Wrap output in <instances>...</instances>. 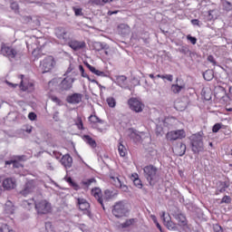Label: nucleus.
<instances>
[{
	"mask_svg": "<svg viewBox=\"0 0 232 232\" xmlns=\"http://www.w3.org/2000/svg\"><path fill=\"white\" fill-rule=\"evenodd\" d=\"M190 150L196 157L204 151V131L200 130L192 134L189 138Z\"/></svg>",
	"mask_w": 232,
	"mask_h": 232,
	"instance_id": "obj_1",
	"label": "nucleus"
},
{
	"mask_svg": "<svg viewBox=\"0 0 232 232\" xmlns=\"http://www.w3.org/2000/svg\"><path fill=\"white\" fill-rule=\"evenodd\" d=\"M143 177L146 179L149 186L151 188H153L159 182V180H160L159 169L152 164L147 165L143 168Z\"/></svg>",
	"mask_w": 232,
	"mask_h": 232,
	"instance_id": "obj_2",
	"label": "nucleus"
},
{
	"mask_svg": "<svg viewBox=\"0 0 232 232\" xmlns=\"http://www.w3.org/2000/svg\"><path fill=\"white\" fill-rule=\"evenodd\" d=\"M0 52L4 57H7L9 61H17L23 57V51L18 47L10 46L5 43L1 44Z\"/></svg>",
	"mask_w": 232,
	"mask_h": 232,
	"instance_id": "obj_3",
	"label": "nucleus"
},
{
	"mask_svg": "<svg viewBox=\"0 0 232 232\" xmlns=\"http://www.w3.org/2000/svg\"><path fill=\"white\" fill-rule=\"evenodd\" d=\"M37 215H48L52 213V203L46 199H39L34 202Z\"/></svg>",
	"mask_w": 232,
	"mask_h": 232,
	"instance_id": "obj_4",
	"label": "nucleus"
},
{
	"mask_svg": "<svg viewBox=\"0 0 232 232\" xmlns=\"http://www.w3.org/2000/svg\"><path fill=\"white\" fill-rule=\"evenodd\" d=\"M130 210L128 207H126V203L124 201H118L112 207L111 213L116 218H122V217H126Z\"/></svg>",
	"mask_w": 232,
	"mask_h": 232,
	"instance_id": "obj_5",
	"label": "nucleus"
},
{
	"mask_svg": "<svg viewBox=\"0 0 232 232\" xmlns=\"http://www.w3.org/2000/svg\"><path fill=\"white\" fill-rule=\"evenodd\" d=\"M75 78L65 77L57 86L59 93H64V92H70L73 86Z\"/></svg>",
	"mask_w": 232,
	"mask_h": 232,
	"instance_id": "obj_6",
	"label": "nucleus"
},
{
	"mask_svg": "<svg viewBox=\"0 0 232 232\" xmlns=\"http://www.w3.org/2000/svg\"><path fill=\"white\" fill-rule=\"evenodd\" d=\"M128 104L130 110L131 111H135V113H141L144 110V103L140 102L138 98L132 97L128 100Z\"/></svg>",
	"mask_w": 232,
	"mask_h": 232,
	"instance_id": "obj_7",
	"label": "nucleus"
},
{
	"mask_svg": "<svg viewBox=\"0 0 232 232\" xmlns=\"http://www.w3.org/2000/svg\"><path fill=\"white\" fill-rule=\"evenodd\" d=\"M53 66H55V58H53V56H47L40 64L42 73H48Z\"/></svg>",
	"mask_w": 232,
	"mask_h": 232,
	"instance_id": "obj_8",
	"label": "nucleus"
},
{
	"mask_svg": "<svg viewBox=\"0 0 232 232\" xmlns=\"http://www.w3.org/2000/svg\"><path fill=\"white\" fill-rule=\"evenodd\" d=\"M166 137L167 140L173 142L175 140L186 139V131L184 130H171L166 134Z\"/></svg>",
	"mask_w": 232,
	"mask_h": 232,
	"instance_id": "obj_9",
	"label": "nucleus"
},
{
	"mask_svg": "<svg viewBox=\"0 0 232 232\" xmlns=\"http://www.w3.org/2000/svg\"><path fill=\"white\" fill-rule=\"evenodd\" d=\"M127 137L135 144L142 141V136L139 134V130L134 128H129L125 130Z\"/></svg>",
	"mask_w": 232,
	"mask_h": 232,
	"instance_id": "obj_10",
	"label": "nucleus"
},
{
	"mask_svg": "<svg viewBox=\"0 0 232 232\" xmlns=\"http://www.w3.org/2000/svg\"><path fill=\"white\" fill-rule=\"evenodd\" d=\"M21 82H20V88L23 92H28L29 93H32L35 90V85H34V82H28V80H24V75H20Z\"/></svg>",
	"mask_w": 232,
	"mask_h": 232,
	"instance_id": "obj_11",
	"label": "nucleus"
},
{
	"mask_svg": "<svg viewBox=\"0 0 232 232\" xmlns=\"http://www.w3.org/2000/svg\"><path fill=\"white\" fill-rule=\"evenodd\" d=\"M161 219L168 229H170L171 231L179 230V225L171 221V218L169 216H166V212L161 213Z\"/></svg>",
	"mask_w": 232,
	"mask_h": 232,
	"instance_id": "obj_12",
	"label": "nucleus"
},
{
	"mask_svg": "<svg viewBox=\"0 0 232 232\" xmlns=\"http://www.w3.org/2000/svg\"><path fill=\"white\" fill-rule=\"evenodd\" d=\"M17 183L14 178H6L2 182V188H4V191H12V189H15Z\"/></svg>",
	"mask_w": 232,
	"mask_h": 232,
	"instance_id": "obj_13",
	"label": "nucleus"
},
{
	"mask_svg": "<svg viewBox=\"0 0 232 232\" xmlns=\"http://www.w3.org/2000/svg\"><path fill=\"white\" fill-rule=\"evenodd\" d=\"M72 50H74V52H79V50H83V48H86V43L85 42H79L77 40H70L68 38V41L65 42Z\"/></svg>",
	"mask_w": 232,
	"mask_h": 232,
	"instance_id": "obj_14",
	"label": "nucleus"
},
{
	"mask_svg": "<svg viewBox=\"0 0 232 232\" xmlns=\"http://www.w3.org/2000/svg\"><path fill=\"white\" fill-rule=\"evenodd\" d=\"M34 189L35 182L34 180H29L24 184V189L20 191V195H22L23 197H28L30 193H34Z\"/></svg>",
	"mask_w": 232,
	"mask_h": 232,
	"instance_id": "obj_15",
	"label": "nucleus"
},
{
	"mask_svg": "<svg viewBox=\"0 0 232 232\" xmlns=\"http://www.w3.org/2000/svg\"><path fill=\"white\" fill-rule=\"evenodd\" d=\"M92 195L96 198L97 202L101 204L103 211H106V208H104V199L102 198V190L100 188L95 187L92 189Z\"/></svg>",
	"mask_w": 232,
	"mask_h": 232,
	"instance_id": "obj_16",
	"label": "nucleus"
},
{
	"mask_svg": "<svg viewBox=\"0 0 232 232\" xmlns=\"http://www.w3.org/2000/svg\"><path fill=\"white\" fill-rule=\"evenodd\" d=\"M55 35L57 39H60L61 41H63V43H68V32L64 27H56L54 29Z\"/></svg>",
	"mask_w": 232,
	"mask_h": 232,
	"instance_id": "obj_17",
	"label": "nucleus"
},
{
	"mask_svg": "<svg viewBox=\"0 0 232 232\" xmlns=\"http://www.w3.org/2000/svg\"><path fill=\"white\" fill-rule=\"evenodd\" d=\"M89 121L91 122V124H92V128L94 130H97L100 131V133H102L103 130L102 128H99V126H97V124H104V121L101 120V118H99L97 115H93L92 114L91 116H89Z\"/></svg>",
	"mask_w": 232,
	"mask_h": 232,
	"instance_id": "obj_18",
	"label": "nucleus"
},
{
	"mask_svg": "<svg viewBox=\"0 0 232 232\" xmlns=\"http://www.w3.org/2000/svg\"><path fill=\"white\" fill-rule=\"evenodd\" d=\"M66 102L69 104H79L80 102H82V94L74 92L71 95H68L66 97Z\"/></svg>",
	"mask_w": 232,
	"mask_h": 232,
	"instance_id": "obj_19",
	"label": "nucleus"
},
{
	"mask_svg": "<svg viewBox=\"0 0 232 232\" xmlns=\"http://www.w3.org/2000/svg\"><path fill=\"white\" fill-rule=\"evenodd\" d=\"M60 162L62 166L65 168V169H70L73 164V158L67 153L62 157Z\"/></svg>",
	"mask_w": 232,
	"mask_h": 232,
	"instance_id": "obj_20",
	"label": "nucleus"
},
{
	"mask_svg": "<svg viewBox=\"0 0 232 232\" xmlns=\"http://www.w3.org/2000/svg\"><path fill=\"white\" fill-rule=\"evenodd\" d=\"M174 218L177 219L178 226H180V227L188 226V218H186V215L182 214V212L174 214Z\"/></svg>",
	"mask_w": 232,
	"mask_h": 232,
	"instance_id": "obj_21",
	"label": "nucleus"
},
{
	"mask_svg": "<svg viewBox=\"0 0 232 232\" xmlns=\"http://www.w3.org/2000/svg\"><path fill=\"white\" fill-rule=\"evenodd\" d=\"M187 147L182 141H179L175 146V153L178 157H184L186 155Z\"/></svg>",
	"mask_w": 232,
	"mask_h": 232,
	"instance_id": "obj_22",
	"label": "nucleus"
},
{
	"mask_svg": "<svg viewBox=\"0 0 232 232\" xmlns=\"http://www.w3.org/2000/svg\"><path fill=\"white\" fill-rule=\"evenodd\" d=\"M92 50H95V52H102V50H110V45H108V44L106 43L93 42Z\"/></svg>",
	"mask_w": 232,
	"mask_h": 232,
	"instance_id": "obj_23",
	"label": "nucleus"
},
{
	"mask_svg": "<svg viewBox=\"0 0 232 232\" xmlns=\"http://www.w3.org/2000/svg\"><path fill=\"white\" fill-rule=\"evenodd\" d=\"M77 206L81 211L84 209H90V203L84 198H77Z\"/></svg>",
	"mask_w": 232,
	"mask_h": 232,
	"instance_id": "obj_24",
	"label": "nucleus"
},
{
	"mask_svg": "<svg viewBox=\"0 0 232 232\" xmlns=\"http://www.w3.org/2000/svg\"><path fill=\"white\" fill-rule=\"evenodd\" d=\"M15 212V206H14V203L10 200L6 201L5 204L4 213L5 215H14Z\"/></svg>",
	"mask_w": 232,
	"mask_h": 232,
	"instance_id": "obj_25",
	"label": "nucleus"
},
{
	"mask_svg": "<svg viewBox=\"0 0 232 232\" xmlns=\"http://www.w3.org/2000/svg\"><path fill=\"white\" fill-rule=\"evenodd\" d=\"M82 140L84 142H86V144H89L91 148H97V141H95V140H93V138H92L90 135L84 134L82 136Z\"/></svg>",
	"mask_w": 232,
	"mask_h": 232,
	"instance_id": "obj_26",
	"label": "nucleus"
},
{
	"mask_svg": "<svg viewBox=\"0 0 232 232\" xmlns=\"http://www.w3.org/2000/svg\"><path fill=\"white\" fill-rule=\"evenodd\" d=\"M203 79L208 82L213 81V79H215V71H213V69H208L205 71L203 72Z\"/></svg>",
	"mask_w": 232,
	"mask_h": 232,
	"instance_id": "obj_27",
	"label": "nucleus"
},
{
	"mask_svg": "<svg viewBox=\"0 0 232 232\" xmlns=\"http://www.w3.org/2000/svg\"><path fill=\"white\" fill-rule=\"evenodd\" d=\"M131 180L133 181V184L138 189H142V180L139 179V174H134L131 177Z\"/></svg>",
	"mask_w": 232,
	"mask_h": 232,
	"instance_id": "obj_28",
	"label": "nucleus"
},
{
	"mask_svg": "<svg viewBox=\"0 0 232 232\" xmlns=\"http://www.w3.org/2000/svg\"><path fill=\"white\" fill-rule=\"evenodd\" d=\"M170 90L173 93H179L182 90H186V84H172Z\"/></svg>",
	"mask_w": 232,
	"mask_h": 232,
	"instance_id": "obj_29",
	"label": "nucleus"
},
{
	"mask_svg": "<svg viewBox=\"0 0 232 232\" xmlns=\"http://www.w3.org/2000/svg\"><path fill=\"white\" fill-rule=\"evenodd\" d=\"M65 180H66L67 183H69L71 188L74 189V191H79V189H81V187L79 186V184H77L73 180V179H72V177L65 178Z\"/></svg>",
	"mask_w": 232,
	"mask_h": 232,
	"instance_id": "obj_30",
	"label": "nucleus"
},
{
	"mask_svg": "<svg viewBox=\"0 0 232 232\" xmlns=\"http://www.w3.org/2000/svg\"><path fill=\"white\" fill-rule=\"evenodd\" d=\"M118 28L121 35H128L130 34V27L126 24H121Z\"/></svg>",
	"mask_w": 232,
	"mask_h": 232,
	"instance_id": "obj_31",
	"label": "nucleus"
},
{
	"mask_svg": "<svg viewBox=\"0 0 232 232\" xmlns=\"http://www.w3.org/2000/svg\"><path fill=\"white\" fill-rule=\"evenodd\" d=\"M201 97L205 101H211V91H207L206 89H202Z\"/></svg>",
	"mask_w": 232,
	"mask_h": 232,
	"instance_id": "obj_32",
	"label": "nucleus"
},
{
	"mask_svg": "<svg viewBox=\"0 0 232 232\" xmlns=\"http://www.w3.org/2000/svg\"><path fill=\"white\" fill-rule=\"evenodd\" d=\"M135 222H137V218H130V219H127L121 226L124 229L126 227H130V226H133V224H135Z\"/></svg>",
	"mask_w": 232,
	"mask_h": 232,
	"instance_id": "obj_33",
	"label": "nucleus"
},
{
	"mask_svg": "<svg viewBox=\"0 0 232 232\" xmlns=\"http://www.w3.org/2000/svg\"><path fill=\"white\" fill-rule=\"evenodd\" d=\"M82 186H85V188H90L92 184H97V179L95 178H92L86 180L82 181Z\"/></svg>",
	"mask_w": 232,
	"mask_h": 232,
	"instance_id": "obj_34",
	"label": "nucleus"
},
{
	"mask_svg": "<svg viewBox=\"0 0 232 232\" xmlns=\"http://www.w3.org/2000/svg\"><path fill=\"white\" fill-rule=\"evenodd\" d=\"M91 6H104V0H89Z\"/></svg>",
	"mask_w": 232,
	"mask_h": 232,
	"instance_id": "obj_35",
	"label": "nucleus"
},
{
	"mask_svg": "<svg viewBox=\"0 0 232 232\" xmlns=\"http://www.w3.org/2000/svg\"><path fill=\"white\" fill-rule=\"evenodd\" d=\"M118 151L121 157H124L125 155H128V150H126V147L122 145V142H120V145L118 147Z\"/></svg>",
	"mask_w": 232,
	"mask_h": 232,
	"instance_id": "obj_36",
	"label": "nucleus"
},
{
	"mask_svg": "<svg viewBox=\"0 0 232 232\" xmlns=\"http://www.w3.org/2000/svg\"><path fill=\"white\" fill-rule=\"evenodd\" d=\"M177 51L179 52V53H183V55H188L189 52H191L188 45H182Z\"/></svg>",
	"mask_w": 232,
	"mask_h": 232,
	"instance_id": "obj_37",
	"label": "nucleus"
},
{
	"mask_svg": "<svg viewBox=\"0 0 232 232\" xmlns=\"http://www.w3.org/2000/svg\"><path fill=\"white\" fill-rule=\"evenodd\" d=\"M106 101L109 108H115V106H117V102L115 101V98L109 97Z\"/></svg>",
	"mask_w": 232,
	"mask_h": 232,
	"instance_id": "obj_38",
	"label": "nucleus"
},
{
	"mask_svg": "<svg viewBox=\"0 0 232 232\" xmlns=\"http://www.w3.org/2000/svg\"><path fill=\"white\" fill-rule=\"evenodd\" d=\"M92 73H94V75H97L98 77H110V75H108V73L97 70L96 68H94V70L92 71Z\"/></svg>",
	"mask_w": 232,
	"mask_h": 232,
	"instance_id": "obj_39",
	"label": "nucleus"
},
{
	"mask_svg": "<svg viewBox=\"0 0 232 232\" xmlns=\"http://www.w3.org/2000/svg\"><path fill=\"white\" fill-rule=\"evenodd\" d=\"M227 188H229V185L227 182L220 181V188H218V191H219V193H224Z\"/></svg>",
	"mask_w": 232,
	"mask_h": 232,
	"instance_id": "obj_40",
	"label": "nucleus"
},
{
	"mask_svg": "<svg viewBox=\"0 0 232 232\" xmlns=\"http://www.w3.org/2000/svg\"><path fill=\"white\" fill-rule=\"evenodd\" d=\"M113 191L110 189H105L104 190V199L105 200H110V198H113Z\"/></svg>",
	"mask_w": 232,
	"mask_h": 232,
	"instance_id": "obj_41",
	"label": "nucleus"
},
{
	"mask_svg": "<svg viewBox=\"0 0 232 232\" xmlns=\"http://www.w3.org/2000/svg\"><path fill=\"white\" fill-rule=\"evenodd\" d=\"M116 81L118 84H124V82L128 81V77H126V75H118L116 76Z\"/></svg>",
	"mask_w": 232,
	"mask_h": 232,
	"instance_id": "obj_42",
	"label": "nucleus"
},
{
	"mask_svg": "<svg viewBox=\"0 0 232 232\" xmlns=\"http://www.w3.org/2000/svg\"><path fill=\"white\" fill-rule=\"evenodd\" d=\"M51 101H53V102H55V104H57V106H63V104H64L63 102V101H61V99H59L57 96L55 95H52L50 96Z\"/></svg>",
	"mask_w": 232,
	"mask_h": 232,
	"instance_id": "obj_43",
	"label": "nucleus"
},
{
	"mask_svg": "<svg viewBox=\"0 0 232 232\" xmlns=\"http://www.w3.org/2000/svg\"><path fill=\"white\" fill-rule=\"evenodd\" d=\"M222 126H224L222 123H216L212 127V133H218L220 130H222Z\"/></svg>",
	"mask_w": 232,
	"mask_h": 232,
	"instance_id": "obj_44",
	"label": "nucleus"
},
{
	"mask_svg": "<svg viewBox=\"0 0 232 232\" xmlns=\"http://www.w3.org/2000/svg\"><path fill=\"white\" fill-rule=\"evenodd\" d=\"M0 232H14V229L10 228L7 224H3L0 227Z\"/></svg>",
	"mask_w": 232,
	"mask_h": 232,
	"instance_id": "obj_45",
	"label": "nucleus"
},
{
	"mask_svg": "<svg viewBox=\"0 0 232 232\" xmlns=\"http://www.w3.org/2000/svg\"><path fill=\"white\" fill-rule=\"evenodd\" d=\"M20 168H24V165L16 160H13V169H19Z\"/></svg>",
	"mask_w": 232,
	"mask_h": 232,
	"instance_id": "obj_46",
	"label": "nucleus"
},
{
	"mask_svg": "<svg viewBox=\"0 0 232 232\" xmlns=\"http://www.w3.org/2000/svg\"><path fill=\"white\" fill-rule=\"evenodd\" d=\"M76 126L78 130H84V124L82 123V118L77 117Z\"/></svg>",
	"mask_w": 232,
	"mask_h": 232,
	"instance_id": "obj_47",
	"label": "nucleus"
},
{
	"mask_svg": "<svg viewBox=\"0 0 232 232\" xmlns=\"http://www.w3.org/2000/svg\"><path fill=\"white\" fill-rule=\"evenodd\" d=\"M155 131L157 137H159V135H162V133H164V128L162 127V125H156Z\"/></svg>",
	"mask_w": 232,
	"mask_h": 232,
	"instance_id": "obj_48",
	"label": "nucleus"
},
{
	"mask_svg": "<svg viewBox=\"0 0 232 232\" xmlns=\"http://www.w3.org/2000/svg\"><path fill=\"white\" fill-rule=\"evenodd\" d=\"M13 160H16L17 162H24L26 160V156L21 155V156H14Z\"/></svg>",
	"mask_w": 232,
	"mask_h": 232,
	"instance_id": "obj_49",
	"label": "nucleus"
},
{
	"mask_svg": "<svg viewBox=\"0 0 232 232\" xmlns=\"http://www.w3.org/2000/svg\"><path fill=\"white\" fill-rule=\"evenodd\" d=\"M207 61H208V63H211L213 66H218V63H217V60H215V57L213 55H208Z\"/></svg>",
	"mask_w": 232,
	"mask_h": 232,
	"instance_id": "obj_50",
	"label": "nucleus"
},
{
	"mask_svg": "<svg viewBox=\"0 0 232 232\" xmlns=\"http://www.w3.org/2000/svg\"><path fill=\"white\" fill-rule=\"evenodd\" d=\"M220 204H231V197L224 196L221 199Z\"/></svg>",
	"mask_w": 232,
	"mask_h": 232,
	"instance_id": "obj_51",
	"label": "nucleus"
},
{
	"mask_svg": "<svg viewBox=\"0 0 232 232\" xmlns=\"http://www.w3.org/2000/svg\"><path fill=\"white\" fill-rule=\"evenodd\" d=\"M214 232H224V228L219 224L213 225Z\"/></svg>",
	"mask_w": 232,
	"mask_h": 232,
	"instance_id": "obj_52",
	"label": "nucleus"
},
{
	"mask_svg": "<svg viewBox=\"0 0 232 232\" xmlns=\"http://www.w3.org/2000/svg\"><path fill=\"white\" fill-rule=\"evenodd\" d=\"M79 71L81 72L82 77H83L84 79H86L89 76L88 73H85L84 72V66L79 65Z\"/></svg>",
	"mask_w": 232,
	"mask_h": 232,
	"instance_id": "obj_53",
	"label": "nucleus"
},
{
	"mask_svg": "<svg viewBox=\"0 0 232 232\" xmlns=\"http://www.w3.org/2000/svg\"><path fill=\"white\" fill-rule=\"evenodd\" d=\"M187 39L191 43V44H197V37L188 34L187 35Z\"/></svg>",
	"mask_w": 232,
	"mask_h": 232,
	"instance_id": "obj_54",
	"label": "nucleus"
},
{
	"mask_svg": "<svg viewBox=\"0 0 232 232\" xmlns=\"http://www.w3.org/2000/svg\"><path fill=\"white\" fill-rule=\"evenodd\" d=\"M190 23L191 24H193V26H199V27L202 26V23H200L199 19H192Z\"/></svg>",
	"mask_w": 232,
	"mask_h": 232,
	"instance_id": "obj_55",
	"label": "nucleus"
},
{
	"mask_svg": "<svg viewBox=\"0 0 232 232\" xmlns=\"http://www.w3.org/2000/svg\"><path fill=\"white\" fill-rule=\"evenodd\" d=\"M28 119L29 121H37V114L35 112H29Z\"/></svg>",
	"mask_w": 232,
	"mask_h": 232,
	"instance_id": "obj_56",
	"label": "nucleus"
},
{
	"mask_svg": "<svg viewBox=\"0 0 232 232\" xmlns=\"http://www.w3.org/2000/svg\"><path fill=\"white\" fill-rule=\"evenodd\" d=\"M11 9L14 10V12H17L19 10V4L17 2H11Z\"/></svg>",
	"mask_w": 232,
	"mask_h": 232,
	"instance_id": "obj_57",
	"label": "nucleus"
},
{
	"mask_svg": "<svg viewBox=\"0 0 232 232\" xmlns=\"http://www.w3.org/2000/svg\"><path fill=\"white\" fill-rule=\"evenodd\" d=\"M73 12L76 16L82 15V8L73 7Z\"/></svg>",
	"mask_w": 232,
	"mask_h": 232,
	"instance_id": "obj_58",
	"label": "nucleus"
},
{
	"mask_svg": "<svg viewBox=\"0 0 232 232\" xmlns=\"http://www.w3.org/2000/svg\"><path fill=\"white\" fill-rule=\"evenodd\" d=\"M82 211H83V215H87L89 218H92V210L90 208L83 209Z\"/></svg>",
	"mask_w": 232,
	"mask_h": 232,
	"instance_id": "obj_59",
	"label": "nucleus"
},
{
	"mask_svg": "<svg viewBox=\"0 0 232 232\" xmlns=\"http://www.w3.org/2000/svg\"><path fill=\"white\" fill-rule=\"evenodd\" d=\"M12 164L14 165V158L5 161V168H6L7 166H12Z\"/></svg>",
	"mask_w": 232,
	"mask_h": 232,
	"instance_id": "obj_60",
	"label": "nucleus"
},
{
	"mask_svg": "<svg viewBox=\"0 0 232 232\" xmlns=\"http://www.w3.org/2000/svg\"><path fill=\"white\" fill-rule=\"evenodd\" d=\"M86 68H88V70H90L92 72V73L93 72V71L95 70V67H93L92 65H91L90 63H88V62L84 63Z\"/></svg>",
	"mask_w": 232,
	"mask_h": 232,
	"instance_id": "obj_61",
	"label": "nucleus"
},
{
	"mask_svg": "<svg viewBox=\"0 0 232 232\" xmlns=\"http://www.w3.org/2000/svg\"><path fill=\"white\" fill-rule=\"evenodd\" d=\"M32 54L34 56V57H37L39 58L41 56V51H36L35 49L32 52Z\"/></svg>",
	"mask_w": 232,
	"mask_h": 232,
	"instance_id": "obj_62",
	"label": "nucleus"
},
{
	"mask_svg": "<svg viewBox=\"0 0 232 232\" xmlns=\"http://www.w3.org/2000/svg\"><path fill=\"white\" fill-rule=\"evenodd\" d=\"M227 99H228V101H231L232 99V87H229L228 89V94L227 95Z\"/></svg>",
	"mask_w": 232,
	"mask_h": 232,
	"instance_id": "obj_63",
	"label": "nucleus"
},
{
	"mask_svg": "<svg viewBox=\"0 0 232 232\" xmlns=\"http://www.w3.org/2000/svg\"><path fill=\"white\" fill-rule=\"evenodd\" d=\"M225 6H226L227 10H231V8H232V5L230 2H226Z\"/></svg>",
	"mask_w": 232,
	"mask_h": 232,
	"instance_id": "obj_64",
	"label": "nucleus"
}]
</instances>
